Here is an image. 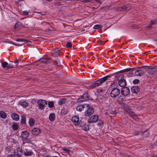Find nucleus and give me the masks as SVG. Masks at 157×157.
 <instances>
[{
	"label": "nucleus",
	"instance_id": "aec40b11",
	"mask_svg": "<svg viewBox=\"0 0 157 157\" xmlns=\"http://www.w3.org/2000/svg\"><path fill=\"white\" fill-rule=\"evenodd\" d=\"M12 119L15 121H18L19 119V116L16 113H13L11 115Z\"/></svg>",
	"mask_w": 157,
	"mask_h": 157
},
{
	"label": "nucleus",
	"instance_id": "412c9836",
	"mask_svg": "<svg viewBox=\"0 0 157 157\" xmlns=\"http://www.w3.org/2000/svg\"><path fill=\"white\" fill-rule=\"evenodd\" d=\"M79 120V117L77 116H74L72 117L71 119L72 121L74 123H77L78 122Z\"/></svg>",
	"mask_w": 157,
	"mask_h": 157
},
{
	"label": "nucleus",
	"instance_id": "2f4dec72",
	"mask_svg": "<svg viewBox=\"0 0 157 157\" xmlns=\"http://www.w3.org/2000/svg\"><path fill=\"white\" fill-rule=\"evenodd\" d=\"M124 96H119L118 98V101L119 102V103H120L121 102H122L124 101V98L123 97Z\"/></svg>",
	"mask_w": 157,
	"mask_h": 157
},
{
	"label": "nucleus",
	"instance_id": "c85d7f7f",
	"mask_svg": "<svg viewBox=\"0 0 157 157\" xmlns=\"http://www.w3.org/2000/svg\"><path fill=\"white\" fill-rule=\"evenodd\" d=\"M134 68H127L121 71L122 73L132 71L134 70Z\"/></svg>",
	"mask_w": 157,
	"mask_h": 157
},
{
	"label": "nucleus",
	"instance_id": "864d4df0",
	"mask_svg": "<svg viewBox=\"0 0 157 157\" xmlns=\"http://www.w3.org/2000/svg\"><path fill=\"white\" fill-rule=\"evenodd\" d=\"M95 1L97 2V3H99L100 4L101 3V2L99 0H96Z\"/></svg>",
	"mask_w": 157,
	"mask_h": 157
},
{
	"label": "nucleus",
	"instance_id": "774afa93",
	"mask_svg": "<svg viewBox=\"0 0 157 157\" xmlns=\"http://www.w3.org/2000/svg\"><path fill=\"white\" fill-rule=\"evenodd\" d=\"M57 64H58V62H57Z\"/></svg>",
	"mask_w": 157,
	"mask_h": 157
},
{
	"label": "nucleus",
	"instance_id": "3c124183",
	"mask_svg": "<svg viewBox=\"0 0 157 157\" xmlns=\"http://www.w3.org/2000/svg\"><path fill=\"white\" fill-rule=\"evenodd\" d=\"M151 27H152V25H151V24L150 25L147 26V28H148V29H151Z\"/></svg>",
	"mask_w": 157,
	"mask_h": 157
},
{
	"label": "nucleus",
	"instance_id": "423d86ee",
	"mask_svg": "<svg viewBox=\"0 0 157 157\" xmlns=\"http://www.w3.org/2000/svg\"><path fill=\"white\" fill-rule=\"evenodd\" d=\"M90 96L87 93H85L80 97L78 99V102H82L85 101L89 100Z\"/></svg>",
	"mask_w": 157,
	"mask_h": 157
},
{
	"label": "nucleus",
	"instance_id": "ea45409f",
	"mask_svg": "<svg viewBox=\"0 0 157 157\" xmlns=\"http://www.w3.org/2000/svg\"><path fill=\"white\" fill-rule=\"evenodd\" d=\"M139 81H140L138 79H135L133 80L132 82L134 84H137L139 82Z\"/></svg>",
	"mask_w": 157,
	"mask_h": 157
},
{
	"label": "nucleus",
	"instance_id": "f3484780",
	"mask_svg": "<svg viewBox=\"0 0 157 157\" xmlns=\"http://www.w3.org/2000/svg\"><path fill=\"white\" fill-rule=\"evenodd\" d=\"M14 153L15 155L19 154L21 155L22 153V149L21 148L18 147L14 151Z\"/></svg>",
	"mask_w": 157,
	"mask_h": 157
},
{
	"label": "nucleus",
	"instance_id": "2eb2a0df",
	"mask_svg": "<svg viewBox=\"0 0 157 157\" xmlns=\"http://www.w3.org/2000/svg\"><path fill=\"white\" fill-rule=\"evenodd\" d=\"M40 132V130L38 128H34L32 131V134L35 136H37Z\"/></svg>",
	"mask_w": 157,
	"mask_h": 157
},
{
	"label": "nucleus",
	"instance_id": "c03bdc74",
	"mask_svg": "<svg viewBox=\"0 0 157 157\" xmlns=\"http://www.w3.org/2000/svg\"><path fill=\"white\" fill-rule=\"evenodd\" d=\"M131 27L132 29H137L139 28L138 26L136 24H133L131 26Z\"/></svg>",
	"mask_w": 157,
	"mask_h": 157
},
{
	"label": "nucleus",
	"instance_id": "473e14b6",
	"mask_svg": "<svg viewBox=\"0 0 157 157\" xmlns=\"http://www.w3.org/2000/svg\"><path fill=\"white\" fill-rule=\"evenodd\" d=\"M48 105L49 107L52 108L54 107V103L52 101H49L48 103Z\"/></svg>",
	"mask_w": 157,
	"mask_h": 157
},
{
	"label": "nucleus",
	"instance_id": "4d7b16f0",
	"mask_svg": "<svg viewBox=\"0 0 157 157\" xmlns=\"http://www.w3.org/2000/svg\"><path fill=\"white\" fill-rule=\"evenodd\" d=\"M65 1H74L75 0H64Z\"/></svg>",
	"mask_w": 157,
	"mask_h": 157
},
{
	"label": "nucleus",
	"instance_id": "4be33fe9",
	"mask_svg": "<svg viewBox=\"0 0 157 157\" xmlns=\"http://www.w3.org/2000/svg\"><path fill=\"white\" fill-rule=\"evenodd\" d=\"M49 120L51 121H54L55 118V115L54 113H52L50 114L49 116Z\"/></svg>",
	"mask_w": 157,
	"mask_h": 157
},
{
	"label": "nucleus",
	"instance_id": "49530a36",
	"mask_svg": "<svg viewBox=\"0 0 157 157\" xmlns=\"http://www.w3.org/2000/svg\"><path fill=\"white\" fill-rule=\"evenodd\" d=\"M132 75L133 73L131 72H130L127 74V76L128 77H131L132 76Z\"/></svg>",
	"mask_w": 157,
	"mask_h": 157
},
{
	"label": "nucleus",
	"instance_id": "72a5a7b5",
	"mask_svg": "<svg viewBox=\"0 0 157 157\" xmlns=\"http://www.w3.org/2000/svg\"><path fill=\"white\" fill-rule=\"evenodd\" d=\"M82 129L85 131H88L89 130V126L87 124H86L84 125L83 127H82Z\"/></svg>",
	"mask_w": 157,
	"mask_h": 157
},
{
	"label": "nucleus",
	"instance_id": "e433bc0d",
	"mask_svg": "<svg viewBox=\"0 0 157 157\" xmlns=\"http://www.w3.org/2000/svg\"><path fill=\"white\" fill-rule=\"evenodd\" d=\"M102 27V25H96L94 26L93 28L94 29H97L101 28Z\"/></svg>",
	"mask_w": 157,
	"mask_h": 157
},
{
	"label": "nucleus",
	"instance_id": "a18cd8bd",
	"mask_svg": "<svg viewBox=\"0 0 157 157\" xmlns=\"http://www.w3.org/2000/svg\"><path fill=\"white\" fill-rule=\"evenodd\" d=\"M29 13V12L27 10H25L23 11V14L24 15H27Z\"/></svg>",
	"mask_w": 157,
	"mask_h": 157
},
{
	"label": "nucleus",
	"instance_id": "f257e3e1",
	"mask_svg": "<svg viewBox=\"0 0 157 157\" xmlns=\"http://www.w3.org/2000/svg\"><path fill=\"white\" fill-rule=\"evenodd\" d=\"M121 109H124L127 113L133 119L136 121H138V118L136 114L126 104H123L121 106Z\"/></svg>",
	"mask_w": 157,
	"mask_h": 157
},
{
	"label": "nucleus",
	"instance_id": "f03ea898",
	"mask_svg": "<svg viewBox=\"0 0 157 157\" xmlns=\"http://www.w3.org/2000/svg\"><path fill=\"white\" fill-rule=\"evenodd\" d=\"M117 85L115 83H112L110 86L109 88L111 90L110 93V96L112 98H115L117 97L120 94L121 92L119 89L115 87V86Z\"/></svg>",
	"mask_w": 157,
	"mask_h": 157
},
{
	"label": "nucleus",
	"instance_id": "5701e85b",
	"mask_svg": "<svg viewBox=\"0 0 157 157\" xmlns=\"http://www.w3.org/2000/svg\"><path fill=\"white\" fill-rule=\"evenodd\" d=\"M66 100L65 98H62L58 100V104L59 105H62L65 104L66 102Z\"/></svg>",
	"mask_w": 157,
	"mask_h": 157
},
{
	"label": "nucleus",
	"instance_id": "f704fd0d",
	"mask_svg": "<svg viewBox=\"0 0 157 157\" xmlns=\"http://www.w3.org/2000/svg\"><path fill=\"white\" fill-rule=\"evenodd\" d=\"M16 41L18 42H27L28 40H27L22 38H18L16 40Z\"/></svg>",
	"mask_w": 157,
	"mask_h": 157
},
{
	"label": "nucleus",
	"instance_id": "0eeeda50",
	"mask_svg": "<svg viewBox=\"0 0 157 157\" xmlns=\"http://www.w3.org/2000/svg\"><path fill=\"white\" fill-rule=\"evenodd\" d=\"M146 71V68L145 67H140L139 68L138 70L135 71V75L136 76H141L144 74Z\"/></svg>",
	"mask_w": 157,
	"mask_h": 157
},
{
	"label": "nucleus",
	"instance_id": "de8ad7c7",
	"mask_svg": "<svg viewBox=\"0 0 157 157\" xmlns=\"http://www.w3.org/2000/svg\"><path fill=\"white\" fill-rule=\"evenodd\" d=\"M9 43H10V44H13V45H16V46H22V45H23V44H15L14 43H11V42H9Z\"/></svg>",
	"mask_w": 157,
	"mask_h": 157
},
{
	"label": "nucleus",
	"instance_id": "a878e982",
	"mask_svg": "<svg viewBox=\"0 0 157 157\" xmlns=\"http://www.w3.org/2000/svg\"><path fill=\"white\" fill-rule=\"evenodd\" d=\"M29 123L30 126H33L35 123L34 120L32 118H30L29 121Z\"/></svg>",
	"mask_w": 157,
	"mask_h": 157
},
{
	"label": "nucleus",
	"instance_id": "bb28decb",
	"mask_svg": "<svg viewBox=\"0 0 157 157\" xmlns=\"http://www.w3.org/2000/svg\"><path fill=\"white\" fill-rule=\"evenodd\" d=\"M7 66L8 63L7 62L5 61L2 63V66L5 70H7Z\"/></svg>",
	"mask_w": 157,
	"mask_h": 157
},
{
	"label": "nucleus",
	"instance_id": "ddd939ff",
	"mask_svg": "<svg viewBox=\"0 0 157 157\" xmlns=\"http://www.w3.org/2000/svg\"><path fill=\"white\" fill-rule=\"evenodd\" d=\"M21 135L23 139L25 140L29 136V133L27 131H24L22 132Z\"/></svg>",
	"mask_w": 157,
	"mask_h": 157
},
{
	"label": "nucleus",
	"instance_id": "603ef678",
	"mask_svg": "<svg viewBox=\"0 0 157 157\" xmlns=\"http://www.w3.org/2000/svg\"><path fill=\"white\" fill-rule=\"evenodd\" d=\"M100 123H99L98 124H99L100 126L103 124V122L102 121H99Z\"/></svg>",
	"mask_w": 157,
	"mask_h": 157
},
{
	"label": "nucleus",
	"instance_id": "69168bd1",
	"mask_svg": "<svg viewBox=\"0 0 157 157\" xmlns=\"http://www.w3.org/2000/svg\"><path fill=\"white\" fill-rule=\"evenodd\" d=\"M24 62V60H22V62Z\"/></svg>",
	"mask_w": 157,
	"mask_h": 157
},
{
	"label": "nucleus",
	"instance_id": "338daca9",
	"mask_svg": "<svg viewBox=\"0 0 157 157\" xmlns=\"http://www.w3.org/2000/svg\"><path fill=\"white\" fill-rule=\"evenodd\" d=\"M57 64H58V62H57Z\"/></svg>",
	"mask_w": 157,
	"mask_h": 157
},
{
	"label": "nucleus",
	"instance_id": "0e129e2a",
	"mask_svg": "<svg viewBox=\"0 0 157 157\" xmlns=\"http://www.w3.org/2000/svg\"><path fill=\"white\" fill-rule=\"evenodd\" d=\"M152 157H157V156H153Z\"/></svg>",
	"mask_w": 157,
	"mask_h": 157
},
{
	"label": "nucleus",
	"instance_id": "37998d69",
	"mask_svg": "<svg viewBox=\"0 0 157 157\" xmlns=\"http://www.w3.org/2000/svg\"><path fill=\"white\" fill-rule=\"evenodd\" d=\"M63 151H65L66 152L68 153H69L71 151V150H70L66 148H63Z\"/></svg>",
	"mask_w": 157,
	"mask_h": 157
},
{
	"label": "nucleus",
	"instance_id": "9b49d317",
	"mask_svg": "<svg viewBox=\"0 0 157 157\" xmlns=\"http://www.w3.org/2000/svg\"><path fill=\"white\" fill-rule=\"evenodd\" d=\"M87 106V104H84L82 105H78L76 106V109L77 110L81 112Z\"/></svg>",
	"mask_w": 157,
	"mask_h": 157
},
{
	"label": "nucleus",
	"instance_id": "6e6552de",
	"mask_svg": "<svg viewBox=\"0 0 157 157\" xmlns=\"http://www.w3.org/2000/svg\"><path fill=\"white\" fill-rule=\"evenodd\" d=\"M130 91L129 89L127 87H123L121 90V93L123 96H127L130 94Z\"/></svg>",
	"mask_w": 157,
	"mask_h": 157
},
{
	"label": "nucleus",
	"instance_id": "13d9d810",
	"mask_svg": "<svg viewBox=\"0 0 157 157\" xmlns=\"http://www.w3.org/2000/svg\"><path fill=\"white\" fill-rule=\"evenodd\" d=\"M156 145H157V141H156L155 144Z\"/></svg>",
	"mask_w": 157,
	"mask_h": 157
},
{
	"label": "nucleus",
	"instance_id": "79ce46f5",
	"mask_svg": "<svg viewBox=\"0 0 157 157\" xmlns=\"http://www.w3.org/2000/svg\"><path fill=\"white\" fill-rule=\"evenodd\" d=\"M157 23V20L151 21V25H154Z\"/></svg>",
	"mask_w": 157,
	"mask_h": 157
},
{
	"label": "nucleus",
	"instance_id": "4468645a",
	"mask_svg": "<svg viewBox=\"0 0 157 157\" xmlns=\"http://www.w3.org/2000/svg\"><path fill=\"white\" fill-rule=\"evenodd\" d=\"M23 151L24 154L26 156H31L33 154V152L31 150H28L27 149H24Z\"/></svg>",
	"mask_w": 157,
	"mask_h": 157
},
{
	"label": "nucleus",
	"instance_id": "39448f33",
	"mask_svg": "<svg viewBox=\"0 0 157 157\" xmlns=\"http://www.w3.org/2000/svg\"><path fill=\"white\" fill-rule=\"evenodd\" d=\"M37 103L38 105L39 109H44L45 108V106L47 104V101L46 100L43 99L39 100Z\"/></svg>",
	"mask_w": 157,
	"mask_h": 157
},
{
	"label": "nucleus",
	"instance_id": "20e7f679",
	"mask_svg": "<svg viewBox=\"0 0 157 157\" xmlns=\"http://www.w3.org/2000/svg\"><path fill=\"white\" fill-rule=\"evenodd\" d=\"M85 109H86L85 112V116H86L89 117L94 112V108L88 104H87V106Z\"/></svg>",
	"mask_w": 157,
	"mask_h": 157
},
{
	"label": "nucleus",
	"instance_id": "09e8293b",
	"mask_svg": "<svg viewBox=\"0 0 157 157\" xmlns=\"http://www.w3.org/2000/svg\"><path fill=\"white\" fill-rule=\"evenodd\" d=\"M7 157H15V154H10L7 155Z\"/></svg>",
	"mask_w": 157,
	"mask_h": 157
},
{
	"label": "nucleus",
	"instance_id": "6e6d98bb",
	"mask_svg": "<svg viewBox=\"0 0 157 157\" xmlns=\"http://www.w3.org/2000/svg\"><path fill=\"white\" fill-rule=\"evenodd\" d=\"M123 157H128V155H127L124 154L123 155Z\"/></svg>",
	"mask_w": 157,
	"mask_h": 157
},
{
	"label": "nucleus",
	"instance_id": "c9c22d12",
	"mask_svg": "<svg viewBox=\"0 0 157 157\" xmlns=\"http://www.w3.org/2000/svg\"><path fill=\"white\" fill-rule=\"evenodd\" d=\"M86 124L84 122V121H82L81 120H80L79 123L78 124V125L82 127L84 126V125Z\"/></svg>",
	"mask_w": 157,
	"mask_h": 157
},
{
	"label": "nucleus",
	"instance_id": "4c0bfd02",
	"mask_svg": "<svg viewBox=\"0 0 157 157\" xmlns=\"http://www.w3.org/2000/svg\"><path fill=\"white\" fill-rule=\"evenodd\" d=\"M20 23L19 22L16 23L14 25L15 29H19L20 28Z\"/></svg>",
	"mask_w": 157,
	"mask_h": 157
},
{
	"label": "nucleus",
	"instance_id": "393cba45",
	"mask_svg": "<svg viewBox=\"0 0 157 157\" xmlns=\"http://www.w3.org/2000/svg\"><path fill=\"white\" fill-rule=\"evenodd\" d=\"M21 124H26V117L24 115L21 116Z\"/></svg>",
	"mask_w": 157,
	"mask_h": 157
},
{
	"label": "nucleus",
	"instance_id": "bf43d9fd",
	"mask_svg": "<svg viewBox=\"0 0 157 157\" xmlns=\"http://www.w3.org/2000/svg\"><path fill=\"white\" fill-rule=\"evenodd\" d=\"M154 40H155V41H156V42H157V38L156 39H155Z\"/></svg>",
	"mask_w": 157,
	"mask_h": 157
},
{
	"label": "nucleus",
	"instance_id": "c756f323",
	"mask_svg": "<svg viewBox=\"0 0 157 157\" xmlns=\"http://www.w3.org/2000/svg\"><path fill=\"white\" fill-rule=\"evenodd\" d=\"M68 112V110L66 109L63 108L61 111V113L63 115L67 114Z\"/></svg>",
	"mask_w": 157,
	"mask_h": 157
},
{
	"label": "nucleus",
	"instance_id": "9d476101",
	"mask_svg": "<svg viewBox=\"0 0 157 157\" xmlns=\"http://www.w3.org/2000/svg\"><path fill=\"white\" fill-rule=\"evenodd\" d=\"M40 60L41 62H44L46 64L50 63L52 61L51 58L47 56L43 57L40 59Z\"/></svg>",
	"mask_w": 157,
	"mask_h": 157
},
{
	"label": "nucleus",
	"instance_id": "8fccbe9b",
	"mask_svg": "<svg viewBox=\"0 0 157 157\" xmlns=\"http://www.w3.org/2000/svg\"><path fill=\"white\" fill-rule=\"evenodd\" d=\"M19 61L17 59H15L14 61V63L16 64V65H17Z\"/></svg>",
	"mask_w": 157,
	"mask_h": 157
},
{
	"label": "nucleus",
	"instance_id": "7ed1b4c3",
	"mask_svg": "<svg viewBox=\"0 0 157 157\" xmlns=\"http://www.w3.org/2000/svg\"><path fill=\"white\" fill-rule=\"evenodd\" d=\"M110 77V75H107L102 78L98 80L96 82L93 83L91 85L93 87H95L100 86L101 84L107 80Z\"/></svg>",
	"mask_w": 157,
	"mask_h": 157
},
{
	"label": "nucleus",
	"instance_id": "a211bd4d",
	"mask_svg": "<svg viewBox=\"0 0 157 157\" xmlns=\"http://www.w3.org/2000/svg\"><path fill=\"white\" fill-rule=\"evenodd\" d=\"M60 52L58 48H56L54 50L52 51V53L53 54V56L54 57H56L60 55L59 53Z\"/></svg>",
	"mask_w": 157,
	"mask_h": 157
},
{
	"label": "nucleus",
	"instance_id": "1a4fd4ad",
	"mask_svg": "<svg viewBox=\"0 0 157 157\" xmlns=\"http://www.w3.org/2000/svg\"><path fill=\"white\" fill-rule=\"evenodd\" d=\"M98 117L97 115H93L88 120V122L90 123H95L98 120Z\"/></svg>",
	"mask_w": 157,
	"mask_h": 157
},
{
	"label": "nucleus",
	"instance_id": "f8f14e48",
	"mask_svg": "<svg viewBox=\"0 0 157 157\" xmlns=\"http://www.w3.org/2000/svg\"><path fill=\"white\" fill-rule=\"evenodd\" d=\"M118 84L120 86L124 87L126 86V82L125 79L121 78L119 80Z\"/></svg>",
	"mask_w": 157,
	"mask_h": 157
},
{
	"label": "nucleus",
	"instance_id": "58836bf2",
	"mask_svg": "<svg viewBox=\"0 0 157 157\" xmlns=\"http://www.w3.org/2000/svg\"><path fill=\"white\" fill-rule=\"evenodd\" d=\"M13 65L12 63H8V66L7 67V70L13 68Z\"/></svg>",
	"mask_w": 157,
	"mask_h": 157
},
{
	"label": "nucleus",
	"instance_id": "dca6fc26",
	"mask_svg": "<svg viewBox=\"0 0 157 157\" xmlns=\"http://www.w3.org/2000/svg\"><path fill=\"white\" fill-rule=\"evenodd\" d=\"M131 90L133 93H136L140 91V88L138 86H133L131 88Z\"/></svg>",
	"mask_w": 157,
	"mask_h": 157
},
{
	"label": "nucleus",
	"instance_id": "cd10ccee",
	"mask_svg": "<svg viewBox=\"0 0 157 157\" xmlns=\"http://www.w3.org/2000/svg\"><path fill=\"white\" fill-rule=\"evenodd\" d=\"M12 127L13 130L14 131L17 130L19 128L18 125L16 123L13 124L12 125Z\"/></svg>",
	"mask_w": 157,
	"mask_h": 157
},
{
	"label": "nucleus",
	"instance_id": "680f3d73",
	"mask_svg": "<svg viewBox=\"0 0 157 157\" xmlns=\"http://www.w3.org/2000/svg\"><path fill=\"white\" fill-rule=\"evenodd\" d=\"M53 157H59L58 156H53Z\"/></svg>",
	"mask_w": 157,
	"mask_h": 157
},
{
	"label": "nucleus",
	"instance_id": "b1692460",
	"mask_svg": "<svg viewBox=\"0 0 157 157\" xmlns=\"http://www.w3.org/2000/svg\"><path fill=\"white\" fill-rule=\"evenodd\" d=\"M0 117L3 119H6L7 117L6 114L3 111L0 112Z\"/></svg>",
	"mask_w": 157,
	"mask_h": 157
},
{
	"label": "nucleus",
	"instance_id": "5fc2aeb1",
	"mask_svg": "<svg viewBox=\"0 0 157 157\" xmlns=\"http://www.w3.org/2000/svg\"><path fill=\"white\" fill-rule=\"evenodd\" d=\"M90 2V1L89 0H85L84 1V2H86V3L88 2Z\"/></svg>",
	"mask_w": 157,
	"mask_h": 157
},
{
	"label": "nucleus",
	"instance_id": "7c9ffc66",
	"mask_svg": "<svg viewBox=\"0 0 157 157\" xmlns=\"http://www.w3.org/2000/svg\"><path fill=\"white\" fill-rule=\"evenodd\" d=\"M20 105L23 107L25 108L28 106V104L26 102H21L20 103Z\"/></svg>",
	"mask_w": 157,
	"mask_h": 157
},
{
	"label": "nucleus",
	"instance_id": "a19ab883",
	"mask_svg": "<svg viewBox=\"0 0 157 157\" xmlns=\"http://www.w3.org/2000/svg\"><path fill=\"white\" fill-rule=\"evenodd\" d=\"M66 46L67 48H71L72 47L71 43V42H67L66 45Z\"/></svg>",
	"mask_w": 157,
	"mask_h": 157
},
{
	"label": "nucleus",
	"instance_id": "e2e57ef3",
	"mask_svg": "<svg viewBox=\"0 0 157 157\" xmlns=\"http://www.w3.org/2000/svg\"><path fill=\"white\" fill-rule=\"evenodd\" d=\"M99 92H101V90H99Z\"/></svg>",
	"mask_w": 157,
	"mask_h": 157
},
{
	"label": "nucleus",
	"instance_id": "052dcab7",
	"mask_svg": "<svg viewBox=\"0 0 157 157\" xmlns=\"http://www.w3.org/2000/svg\"><path fill=\"white\" fill-rule=\"evenodd\" d=\"M45 157H51V156L47 155Z\"/></svg>",
	"mask_w": 157,
	"mask_h": 157
},
{
	"label": "nucleus",
	"instance_id": "6ab92c4d",
	"mask_svg": "<svg viewBox=\"0 0 157 157\" xmlns=\"http://www.w3.org/2000/svg\"><path fill=\"white\" fill-rule=\"evenodd\" d=\"M130 8L128 7L127 5L121 7H118L117 8L118 11H124L129 10Z\"/></svg>",
	"mask_w": 157,
	"mask_h": 157
}]
</instances>
